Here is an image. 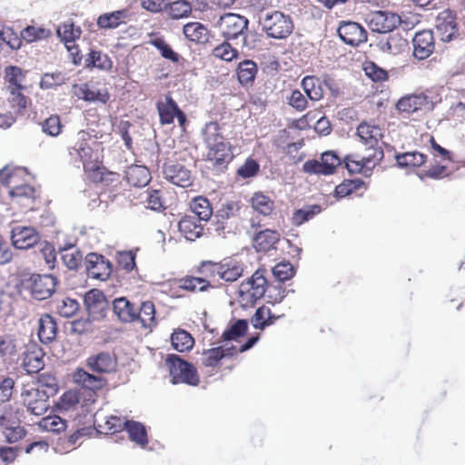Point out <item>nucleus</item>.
Instances as JSON below:
<instances>
[{"label":"nucleus","instance_id":"obj_19","mask_svg":"<svg viewBox=\"0 0 465 465\" xmlns=\"http://www.w3.org/2000/svg\"><path fill=\"white\" fill-rule=\"evenodd\" d=\"M107 304V300L100 290L92 289L84 295V305L92 320L104 317Z\"/></svg>","mask_w":465,"mask_h":465},{"label":"nucleus","instance_id":"obj_52","mask_svg":"<svg viewBox=\"0 0 465 465\" xmlns=\"http://www.w3.org/2000/svg\"><path fill=\"white\" fill-rule=\"evenodd\" d=\"M63 252L62 259L66 267L70 270L77 269L83 260L81 252L73 246L63 249Z\"/></svg>","mask_w":465,"mask_h":465},{"label":"nucleus","instance_id":"obj_2","mask_svg":"<svg viewBox=\"0 0 465 465\" xmlns=\"http://www.w3.org/2000/svg\"><path fill=\"white\" fill-rule=\"evenodd\" d=\"M249 21L246 17L227 13L220 16L218 25L221 29L222 35L227 41L240 40L242 49L251 50L254 48V43L251 42L247 35Z\"/></svg>","mask_w":465,"mask_h":465},{"label":"nucleus","instance_id":"obj_3","mask_svg":"<svg viewBox=\"0 0 465 465\" xmlns=\"http://www.w3.org/2000/svg\"><path fill=\"white\" fill-rule=\"evenodd\" d=\"M259 25L269 37L275 39L286 38L293 29L290 16L280 11H267L259 14Z\"/></svg>","mask_w":465,"mask_h":465},{"label":"nucleus","instance_id":"obj_62","mask_svg":"<svg viewBox=\"0 0 465 465\" xmlns=\"http://www.w3.org/2000/svg\"><path fill=\"white\" fill-rule=\"evenodd\" d=\"M242 273V270L239 266L220 265L216 268V274L225 282H234Z\"/></svg>","mask_w":465,"mask_h":465},{"label":"nucleus","instance_id":"obj_10","mask_svg":"<svg viewBox=\"0 0 465 465\" xmlns=\"http://www.w3.org/2000/svg\"><path fill=\"white\" fill-rule=\"evenodd\" d=\"M34 299L43 301L48 299L55 291L56 278L49 275L33 274L27 282Z\"/></svg>","mask_w":465,"mask_h":465},{"label":"nucleus","instance_id":"obj_6","mask_svg":"<svg viewBox=\"0 0 465 465\" xmlns=\"http://www.w3.org/2000/svg\"><path fill=\"white\" fill-rule=\"evenodd\" d=\"M49 398L44 389L33 385L25 386L21 399L27 411L35 416L44 415L49 409Z\"/></svg>","mask_w":465,"mask_h":465},{"label":"nucleus","instance_id":"obj_17","mask_svg":"<svg viewBox=\"0 0 465 465\" xmlns=\"http://www.w3.org/2000/svg\"><path fill=\"white\" fill-rule=\"evenodd\" d=\"M86 367L92 371L103 374L111 373L116 370V358L107 351L90 355L85 361Z\"/></svg>","mask_w":465,"mask_h":465},{"label":"nucleus","instance_id":"obj_38","mask_svg":"<svg viewBox=\"0 0 465 465\" xmlns=\"http://www.w3.org/2000/svg\"><path fill=\"white\" fill-rule=\"evenodd\" d=\"M380 161H376L373 154L360 158L357 155H348L344 159L345 166L350 173H360L363 167H370V164L376 165Z\"/></svg>","mask_w":465,"mask_h":465},{"label":"nucleus","instance_id":"obj_50","mask_svg":"<svg viewBox=\"0 0 465 465\" xmlns=\"http://www.w3.org/2000/svg\"><path fill=\"white\" fill-rule=\"evenodd\" d=\"M25 173H26V170L24 167L6 165L0 170V181L3 184L11 186L17 177H20Z\"/></svg>","mask_w":465,"mask_h":465},{"label":"nucleus","instance_id":"obj_43","mask_svg":"<svg viewBox=\"0 0 465 465\" xmlns=\"http://www.w3.org/2000/svg\"><path fill=\"white\" fill-rule=\"evenodd\" d=\"M322 208L318 204L307 205L301 209L296 210L292 217V224L300 226L305 222L312 219L316 214L320 213Z\"/></svg>","mask_w":465,"mask_h":465},{"label":"nucleus","instance_id":"obj_37","mask_svg":"<svg viewBox=\"0 0 465 465\" xmlns=\"http://www.w3.org/2000/svg\"><path fill=\"white\" fill-rule=\"evenodd\" d=\"M183 32L185 37L192 42L204 43L208 40L209 30L199 22L186 24L183 28Z\"/></svg>","mask_w":465,"mask_h":465},{"label":"nucleus","instance_id":"obj_30","mask_svg":"<svg viewBox=\"0 0 465 465\" xmlns=\"http://www.w3.org/2000/svg\"><path fill=\"white\" fill-rule=\"evenodd\" d=\"M407 45V41L398 34L391 35L385 39H381L378 43V47L382 53L392 55L403 52Z\"/></svg>","mask_w":465,"mask_h":465},{"label":"nucleus","instance_id":"obj_11","mask_svg":"<svg viewBox=\"0 0 465 465\" xmlns=\"http://www.w3.org/2000/svg\"><path fill=\"white\" fill-rule=\"evenodd\" d=\"M12 244L16 249L25 250L40 241V235L32 226L15 224L11 230Z\"/></svg>","mask_w":465,"mask_h":465},{"label":"nucleus","instance_id":"obj_42","mask_svg":"<svg viewBox=\"0 0 465 465\" xmlns=\"http://www.w3.org/2000/svg\"><path fill=\"white\" fill-rule=\"evenodd\" d=\"M113 62L110 57L98 50H91L85 59L86 67H95L101 70H110Z\"/></svg>","mask_w":465,"mask_h":465},{"label":"nucleus","instance_id":"obj_55","mask_svg":"<svg viewBox=\"0 0 465 465\" xmlns=\"http://www.w3.org/2000/svg\"><path fill=\"white\" fill-rule=\"evenodd\" d=\"M241 209L239 201H226L217 210L215 216L222 220H228L236 216Z\"/></svg>","mask_w":465,"mask_h":465},{"label":"nucleus","instance_id":"obj_63","mask_svg":"<svg viewBox=\"0 0 465 465\" xmlns=\"http://www.w3.org/2000/svg\"><path fill=\"white\" fill-rule=\"evenodd\" d=\"M260 170L259 163L252 159L248 158L242 165L237 170V174L242 179H248L254 177Z\"/></svg>","mask_w":465,"mask_h":465},{"label":"nucleus","instance_id":"obj_45","mask_svg":"<svg viewBox=\"0 0 465 465\" xmlns=\"http://www.w3.org/2000/svg\"><path fill=\"white\" fill-rule=\"evenodd\" d=\"M37 425L39 429L42 430L59 433L65 430L66 420H63L57 415L46 416L45 418H42L37 422Z\"/></svg>","mask_w":465,"mask_h":465},{"label":"nucleus","instance_id":"obj_9","mask_svg":"<svg viewBox=\"0 0 465 465\" xmlns=\"http://www.w3.org/2000/svg\"><path fill=\"white\" fill-rule=\"evenodd\" d=\"M341 163V158L332 151L322 154L321 161L309 160L303 163L302 169L310 174H332Z\"/></svg>","mask_w":465,"mask_h":465},{"label":"nucleus","instance_id":"obj_7","mask_svg":"<svg viewBox=\"0 0 465 465\" xmlns=\"http://www.w3.org/2000/svg\"><path fill=\"white\" fill-rule=\"evenodd\" d=\"M267 281L260 272H255L252 276L239 286V296L244 306L252 305L261 299L266 291Z\"/></svg>","mask_w":465,"mask_h":465},{"label":"nucleus","instance_id":"obj_44","mask_svg":"<svg viewBox=\"0 0 465 465\" xmlns=\"http://www.w3.org/2000/svg\"><path fill=\"white\" fill-rule=\"evenodd\" d=\"M5 79L7 83L6 89L10 90H17L24 89L23 82L25 80V75L23 71L17 66H8L5 68Z\"/></svg>","mask_w":465,"mask_h":465},{"label":"nucleus","instance_id":"obj_5","mask_svg":"<svg viewBox=\"0 0 465 465\" xmlns=\"http://www.w3.org/2000/svg\"><path fill=\"white\" fill-rule=\"evenodd\" d=\"M166 365L170 371L172 383L183 382L191 386L198 385L199 375L193 364L183 361L178 355L170 354L166 359Z\"/></svg>","mask_w":465,"mask_h":465},{"label":"nucleus","instance_id":"obj_29","mask_svg":"<svg viewBox=\"0 0 465 465\" xmlns=\"http://www.w3.org/2000/svg\"><path fill=\"white\" fill-rule=\"evenodd\" d=\"M113 310L120 321L124 322H134L136 307L126 298L120 297L114 299L113 302Z\"/></svg>","mask_w":465,"mask_h":465},{"label":"nucleus","instance_id":"obj_48","mask_svg":"<svg viewBox=\"0 0 465 465\" xmlns=\"http://www.w3.org/2000/svg\"><path fill=\"white\" fill-rule=\"evenodd\" d=\"M276 319L269 308L262 306L258 308L252 318V324L255 329L263 330L266 326L273 323Z\"/></svg>","mask_w":465,"mask_h":465},{"label":"nucleus","instance_id":"obj_16","mask_svg":"<svg viewBox=\"0 0 465 465\" xmlns=\"http://www.w3.org/2000/svg\"><path fill=\"white\" fill-rule=\"evenodd\" d=\"M0 426L3 429V434L8 442H16L21 440L25 432L19 424V419L14 416L11 410L5 409L0 416Z\"/></svg>","mask_w":465,"mask_h":465},{"label":"nucleus","instance_id":"obj_41","mask_svg":"<svg viewBox=\"0 0 465 465\" xmlns=\"http://www.w3.org/2000/svg\"><path fill=\"white\" fill-rule=\"evenodd\" d=\"M257 64L252 60L241 62L237 68L238 80L242 84H248L254 81L257 74Z\"/></svg>","mask_w":465,"mask_h":465},{"label":"nucleus","instance_id":"obj_46","mask_svg":"<svg viewBox=\"0 0 465 465\" xmlns=\"http://www.w3.org/2000/svg\"><path fill=\"white\" fill-rule=\"evenodd\" d=\"M251 204L253 210L264 216L270 215L273 210V202L262 193H255Z\"/></svg>","mask_w":465,"mask_h":465},{"label":"nucleus","instance_id":"obj_36","mask_svg":"<svg viewBox=\"0 0 465 465\" xmlns=\"http://www.w3.org/2000/svg\"><path fill=\"white\" fill-rule=\"evenodd\" d=\"M157 109L162 124H170L173 122L179 107L170 95H166L164 101L158 102Z\"/></svg>","mask_w":465,"mask_h":465},{"label":"nucleus","instance_id":"obj_26","mask_svg":"<svg viewBox=\"0 0 465 465\" xmlns=\"http://www.w3.org/2000/svg\"><path fill=\"white\" fill-rule=\"evenodd\" d=\"M180 232L188 241H194L201 237L203 232V226L201 224L200 220L196 216H184L178 223Z\"/></svg>","mask_w":465,"mask_h":465},{"label":"nucleus","instance_id":"obj_21","mask_svg":"<svg viewBox=\"0 0 465 465\" xmlns=\"http://www.w3.org/2000/svg\"><path fill=\"white\" fill-rule=\"evenodd\" d=\"M413 55L419 60L428 58L434 50V37L431 31H421L415 35L412 40Z\"/></svg>","mask_w":465,"mask_h":465},{"label":"nucleus","instance_id":"obj_59","mask_svg":"<svg viewBox=\"0 0 465 465\" xmlns=\"http://www.w3.org/2000/svg\"><path fill=\"white\" fill-rule=\"evenodd\" d=\"M65 82V76L61 72L46 73L40 81L42 89H51L62 85Z\"/></svg>","mask_w":465,"mask_h":465},{"label":"nucleus","instance_id":"obj_18","mask_svg":"<svg viewBox=\"0 0 465 465\" xmlns=\"http://www.w3.org/2000/svg\"><path fill=\"white\" fill-rule=\"evenodd\" d=\"M45 352L35 343L29 344L23 355L22 367L28 373H37L45 367Z\"/></svg>","mask_w":465,"mask_h":465},{"label":"nucleus","instance_id":"obj_23","mask_svg":"<svg viewBox=\"0 0 465 465\" xmlns=\"http://www.w3.org/2000/svg\"><path fill=\"white\" fill-rule=\"evenodd\" d=\"M56 33L61 41L64 43L68 51L72 54H77L79 49L74 45V41L81 36V28L75 27L72 22H65L57 27Z\"/></svg>","mask_w":465,"mask_h":465},{"label":"nucleus","instance_id":"obj_14","mask_svg":"<svg viewBox=\"0 0 465 465\" xmlns=\"http://www.w3.org/2000/svg\"><path fill=\"white\" fill-rule=\"evenodd\" d=\"M435 32L441 41L450 42L458 32L454 14L450 10L440 12L436 17Z\"/></svg>","mask_w":465,"mask_h":465},{"label":"nucleus","instance_id":"obj_12","mask_svg":"<svg viewBox=\"0 0 465 465\" xmlns=\"http://www.w3.org/2000/svg\"><path fill=\"white\" fill-rule=\"evenodd\" d=\"M357 134L361 141L373 150V157L376 161H381L383 157V152L381 148H376L380 139L381 138V131L376 125H371L367 123H361L357 127Z\"/></svg>","mask_w":465,"mask_h":465},{"label":"nucleus","instance_id":"obj_33","mask_svg":"<svg viewBox=\"0 0 465 465\" xmlns=\"http://www.w3.org/2000/svg\"><path fill=\"white\" fill-rule=\"evenodd\" d=\"M134 321H139L143 328L155 326V308L153 302L151 301L143 302L139 309L136 308Z\"/></svg>","mask_w":465,"mask_h":465},{"label":"nucleus","instance_id":"obj_24","mask_svg":"<svg viewBox=\"0 0 465 465\" xmlns=\"http://www.w3.org/2000/svg\"><path fill=\"white\" fill-rule=\"evenodd\" d=\"M235 354L236 347L234 346H219L203 351L201 355V362L206 367H215L223 358Z\"/></svg>","mask_w":465,"mask_h":465},{"label":"nucleus","instance_id":"obj_20","mask_svg":"<svg viewBox=\"0 0 465 465\" xmlns=\"http://www.w3.org/2000/svg\"><path fill=\"white\" fill-rule=\"evenodd\" d=\"M163 174L167 181L174 185L185 188L191 185V172L183 164L169 162L163 166Z\"/></svg>","mask_w":465,"mask_h":465},{"label":"nucleus","instance_id":"obj_32","mask_svg":"<svg viewBox=\"0 0 465 465\" xmlns=\"http://www.w3.org/2000/svg\"><path fill=\"white\" fill-rule=\"evenodd\" d=\"M126 179L132 186L143 187L151 181V173L145 166L132 165L126 171Z\"/></svg>","mask_w":465,"mask_h":465},{"label":"nucleus","instance_id":"obj_53","mask_svg":"<svg viewBox=\"0 0 465 465\" xmlns=\"http://www.w3.org/2000/svg\"><path fill=\"white\" fill-rule=\"evenodd\" d=\"M248 323L246 320H237L223 333V341H236L245 334Z\"/></svg>","mask_w":465,"mask_h":465},{"label":"nucleus","instance_id":"obj_8","mask_svg":"<svg viewBox=\"0 0 465 465\" xmlns=\"http://www.w3.org/2000/svg\"><path fill=\"white\" fill-rule=\"evenodd\" d=\"M366 22L371 31L387 34L401 24V17L389 11H373L367 15Z\"/></svg>","mask_w":465,"mask_h":465},{"label":"nucleus","instance_id":"obj_47","mask_svg":"<svg viewBox=\"0 0 465 465\" xmlns=\"http://www.w3.org/2000/svg\"><path fill=\"white\" fill-rule=\"evenodd\" d=\"M426 156L419 152H408L396 155L400 167H418L424 163Z\"/></svg>","mask_w":465,"mask_h":465},{"label":"nucleus","instance_id":"obj_40","mask_svg":"<svg viewBox=\"0 0 465 465\" xmlns=\"http://www.w3.org/2000/svg\"><path fill=\"white\" fill-rule=\"evenodd\" d=\"M171 341L173 349L180 352L191 350L194 344L192 335L183 330L174 331L171 336Z\"/></svg>","mask_w":465,"mask_h":465},{"label":"nucleus","instance_id":"obj_35","mask_svg":"<svg viewBox=\"0 0 465 465\" xmlns=\"http://www.w3.org/2000/svg\"><path fill=\"white\" fill-rule=\"evenodd\" d=\"M322 83L314 75H307L302 78L301 85L306 96L312 101H320L323 97Z\"/></svg>","mask_w":465,"mask_h":465},{"label":"nucleus","instance_id":"obj_27","mask_svg":"<svg viewBox=\"0 0 465 465\" xmlns=\"http://www.w3.org/2000/svg\"><path fill=\"white\" fill-rule=\"evenodd\" d=\"M422 108H430L428 97L422 94L405 96L397 103V109L401 112L414 113Z\"/></svg>","mask_w":465,"mask_h":465},{"label":"nucleus","instance_id":"obj_60","mask_svg":"<svg viewBox=\"0 0 465 465\" xmlns=\"http://www.w3.org/2000/svg\"><path fill=\"white\" fill-rule=\"evenodd\" d=\"M79 309V303L70 298L63 299L57 302L56 310L58 313L64 318H70L74 316Z\"/></svg>","mask_w":465,"mask_h":465},{"label":"nucleus","instance_id":"obj_13","mask_svg":"<svg viewBox=\"0 0 465 465\" xmlns=\"http://www.w3.org/2000/svg\"><path fill=\"white\" fill-rule=\"evenodd\" d=\"M84 263L89 278L105 281L111 274V264L102 255L88 253Z\"/></svg>","mask_w":465,"mask_h":465},{"label":"nucleus","instance_id":"obj_61","mask_svg":"<svg viewBox=\"0 0 465 465\" xmlns=\"http://www.w3.org/2000/svg\"><path fill=\"white\" fill-rule=\"evenodd\" d=\"M151 44L160 52L161 55L173 63L178 62L179 54L162 38H155Z\"/></svg>","mask_w":465,"mask_h":465},{"label":"nucleus","instance_id":"obj_57","mask_svg":"<svg viewBox=\"0 0 465 465\" xmlns=\"http://www.w3.org/2000/svg\"><path fill=\"white\" fill-rule=\"evenodd\" d=\"M180 287L190 292H204L210 287V283L203 278L187 277L181 280Z\"/></svg>","mask_w":465,"mask_h":465},{"label":"nucleus","instance_id":"obj_28","mask_svg":"<svg viewBox=\"0 0 465 465\" xmlns=\"http://www.w3.org/2000/svg\"><path fill=\"white\" fill-rule=\"evenodd\" d=\"M128 16V11L125 9L104 13L98 16L97 25L100 29H115L125 24Z\"/></svg>","mask_w":465,"mask_h":465},{"label":"nucleus","instance_id":"obj_56","mask_svg":"<svg viewBox=\"0 0 465 465\" xmlns=\"http://www.w3.org/2000/svg\"><path fill=\"white\" fill-rule=\"evenodd\" d=\"M34 386L44 389L48 397L55 394L58 388L55 377L49 373L40 374L37 378V384Z\"/></svg>","mask_w":465,"mask_h":465},{"label":"nucleus","instance_id":"obj_1","mask_svg":"<svg viewBox=\"0 0 465 465\" xmlns=\"http://www.w3.org/2000/svg\"><path fill=\"white\" fill-rule=\"evenodd\" d=\"M202 135L208 149L207 167L217 172L223 171L232 159V153L231 146L220 133L219 124L214 122L207 123L202 131Z\"/></svg>","mask_w":465,"mask_h":465},{"label":"nucleus","instance_id":"obj_31","mask_svg":"<svg viewBox=\"0 0 465 465\" xmlns=\"http://www.w3.org/2000/svg\"><path fill=\"white\" fill-rule=\"evenodd\" d=\"M56 322L49 314L41 316L38 321V337L41 342L49 343L54 340L56 336Z\"/></svg>","mask_w":465,"mask_h":465},{"label":"nucleus","instance_id":"obj_4","mask_svg":"<svg viewBox=\"0 0 465 465\" xmlns=\"http://www.w3.org/2000/svg\"><path fill=\"white\" fill-rule=\"evenodd\" d=\"M90 135L81 131L77 134V138L74 145L68 148L71 160L75 164H82L85 171L98 168V153L94 152L88 144Z\"/></svg>","mask_w":465,"mask_h":465},{"label":"nucleus","instance_id":"obj_22","mask_svg":"<svg viewBox=\"0 0 465 465\" xmlns=\"http://www.w3.org/2000/svg\"><path fill=\"white\" fill-rule=\"evenodd\" d=\"M73 381L83 389L95 392L106 385V380L101 375L89 373L79 368L73 374Z\"/></svg>","mask_w":465,"mask_h":465},{"label":"nucleus","instance_id":"obj_15","mask_svg":"<svg viewBox=\"0 0 465 465\" xmlns=\"http://www.w3.org/2000/svg\"><path fill=\"white\" fill-rule=\"evenodd\" d=\"M338 35L345 44L351 46H357L367 41V32L355 22H341L338 28Z\"/></svg>","mask_w":465,"mask_h":465},{"label":"nucleus","instance_id":"obj_51","mask_svg":"<svg viewBox=\"0 0 465 465\" xmlns=\"http://www.w3.org/2000/svg\"><path fill=\"white\" fill-rule=\"evenodd\" d=\"M23 89L8 91V102L14 110V114H22L26 108L27 99L22 93Z\"/></svg>","mask_w":465,"mask_h":465},{"label":"nucleus","instance_id":"obj_34","mask_svg":"<svg viewBox=\"0 0 465 465\" xmlns=\"http://www.w3.org/2000/svg\"><path fill=\"white\" fill-rule=\"evenodd\" d=\"M124 430L127 431L130 440L140 447L144 448L148 444L146 428L143 423L126 420Z\"/></svg>","mask_w":465,"mask_h":465},{"label":"nucleus","instance_id":"obj_25","mask_svg":"<svg viewBox=\"0 0 465 465\" xmlns=\"http://www.w3.org/2000/svg\"><path fill=\"white\" fill-rule=\"evenodd\" d=\"M280 240V233L275 230L266 229L257 232L252 241L253 247L257 252H268L275 249L276 243Z\"/></svg>","mask_w":465,"mask_h":465},{"label":"nucleus","instance_id":"obj_58","mask_svg":"<svg viewBox=\"0 0 465 465\" xmlns=\"http://www.w3.org/2000/svg\"><path fill=\"white\" fill-rule=\"evenodd\" d=\"M21 40L14 31L9 27H4L0 30V51L4 45H8L11 49H18Z\"/></svg>","mask_w":465,"mask_h":465},{"label":"nucleus","instance_id":"obj_54","mask_svg":"<svg viewBox=\"0 0 465 465\" xmlns=\"http://www.w3.org/2000/svg\"><path fill=\"white\" fill-rule=\"evenodd\" d=\"M213 54L223 61L231 62L238 56V50L226 40L213 50Z\"/></svg>","mask_w":465,"mask_h":465},{"label":"nucleus","instance_id":"obj_64","mask_svg":"<svg viewBox=\"0 0 465 465\" xmlns=\"http://www.w3.org/2000/svg\"><path fill=\"white\" fill-rule=\"evenodd\" d=\"M42 130L50 136H57L62 130L60 117L58 115H51L42 124Z\"/></svg>","mask_w":465,"mask_h":465},{"label":"nucleus","instance_id":"obj_39","mask_svg":"<svg viewBox=\"0 0 465 465\" xmlns=\"http://www.w3.org/2000/svg\"><path fill=\"white\" fill-rule=\"evenodd\" d=\"M191 210L200 221H208L213 214V208L207 198L195 197L191 203Z\"/></svg>","mask_w":465,"mask_h":465},{"label":"nucleus","instance_id":"obj_49","mask_svg":"<svg viewBox=\"0 0 465 465\" xmlns=\"http://www.w3.org/2000/svg\"><path fill=\"white\" fill-rule=\"evenodd\" d=\"M192 13V5L186 0H178L171 3L168 7V14L173 19L188 17Z\"/></svg>","mask_w":465,"mask_h":465}]
</instances>
